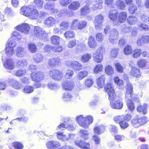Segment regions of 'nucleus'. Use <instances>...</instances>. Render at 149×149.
<instances>
[{
	"label": "nucleus",
	"instance_id": "1",
	"mask_svg": "<svg viewBox=\"0 0 149 149\" xmlns=\"http://www.w3.org/2000/svg\"><path fill=\"white\" fill-rule=\"evenodd\" d=\"M76 120L79 125L85 129L88 128L90 125L93 123V120L92 116L88 115L84 117L82 115L77 117Z\"/></svg>",
	"mask_w": 149,
	"mask_h": 149
},
{
	"label": "nucleus",
	"instance_id": "2",
	"mask_svg": "<svg viewBox=\"0 0 149 149\" xmlns=\"http://www.w3.org/2000/svg\"><path fill=\"white\" fill-rule=\"evenodd\" d=\"M147 122L145 117L136 116L131 121L132 126L138 128L143 125Z\"/></svg>",
	"mask_w": 149,
	"mask_h": 149
},
{
	"label": "nucleus",
	"instance_id": "3",
	"mask_svg": "<svg viewBox=\"0 0 149 149\" xmlns=\"http://www.w3.org/2000/svg\"><path fill=\"white\" fill-rule=\"evenodd\" d=\"M104 89L109 95V100H115L116 95L114 90L113 85L111 83H108L105 86Z\"/></svg>",
	"mask_w": 149,
	"mask_h": 149
},
{
	"label": "nucleus",
	"instance_id": "4",
	"mask_svg": "<svg viewBox=\"0 0 149 149\" xmlns=\"http://www.w3.org/2000/svg\"><path fill=\"white\" fill-rule=\"evenodd\" d=\"M73 121L70 118H67L63 123L61 124L58 126V128L62 130L64 128H66L69 130H73L74 129V127L73 125Z\"/></svg>",
	"mask_w": 149,
	"mask_h": 149
},
{
	"label": "nucleus",
	"instance_id": "5",
	"mask_svg": "<svg viewBox=\"0 0 149 149\" xmlns=\"http://www.w3.org/2000/svg\"><path fill=\"white\" fill-rule=\"evenodd\" d=\"M50 77L54 80L56 81L61 80L63 76V73L58 70H53L49 72Z\"/></svg>",
	"mask_w": 149,
	"mask_h": 149
},
{
	"label": "nucleus",
	"instance_id": "6",
	"mask_svg": "<svg viewBox=\"0 0 149 149\" xmlns=\"http://www.w3.org/2000/svg\"><path fill=\"white\" fill-rule=\"evenodd\" d=\"M2 60L5 68L9 70H13L14 68L15 63L12 59L2 57Z\"/></svg>",
	"mask_w": 149,
	"mask_h": 149
},
{
	"label": "nucleus",
	"instance_id": "7",
	"mask_svg": "<svg viewBox=\"0 0 149 149\" xmlns=\"http://www.w3.org/2000/svg\"><path fill=\"white\" fill-rule=\"evenodd\" d=\"M126 92L125 93V97L128 98L129 97L133 100L135 99V95L133 93V86L130 83L127 84L126 86Z\"/></svg>",
	"mask_w": 149,
	"mask_h": 149
},
{
	"label": "nucleus",
	"instance_id": "8",
	"mask_svg": "<svg viewBox=\"0 0 149 149\" xmlns=\"http://www.w3.org/2000/svg\"><path fill=\"white\" fill-rule=\"evenodd\" d=\"M34 33L35 35L39 38H45L47 36V34L46 32L42 28L38 26H36L35 28Z\"/></svg>",
	"mask_w": 149,
	"mask_h": 149
},
{
	"label": "nucleus",
	"instance_id": "9",
	"mask_svg": "<svg viewBox=\"0 0 149 149\" xmlns=\"http://www.w3.org/2000/svg\"><path fill=\"white\" fill-rule=\"evenodd\" d=\"M104 19L103 16L100 14L98 15L95 17L94 23L97 30H99L101 28L102 23Z\"/></svg>",
	"mask_w": 149,
	"mask_h": 149
},
{
	"label": "nucleus",
	"instance_id": "10",
	"mask_svg": "<svg viewBox=\"0 0 149 149\" xmlns=\"http://www.w3.org/2000/svg\"><path fill=\"white\" fill-rule=\"evenodd\" d=\"M118 32L116 29H114L112 30L109 36V40L110 42L112 43L116 42L118 38Z\"/></svg>",
	"mask_w": 149,
	"mask_h": 149
},
{
	"label": "nucleus",
	"instance_id": "11",
	"mask_svg": "<svg viewBox=\"0 0 149 149\" xmlns=\"http://www.w3.org/2000/svg\"><path fill=\"white\" fill-rule=\"evenodd\" d=\"M31 77L33 81L38 82L44 79V76L43 73L40 72H33L31 74Z\"/></svg>",
	"mask_w": 149,
	"mask_h": 149
},
{
	"label": "nucleus",
	"instance_id": "12",
	"mask_svg": "<svg viewBox=\"0 0 149 149\" xmlns=\"http://www.w3.org/2000/svg\"><path fill=\"white\" fill-rule=\"evenodd\" d=\"M118 12L117 10H113L110 11L109 13V17L111 20L113 22V24L114 26H119L117 19Z\"/></svg>",
	"mask_w": 149,
	"mask_h": 149
},
{
	"label": "nucleus",
	"instance_id": "13",
	"mask_svg": "<svg viewBox=\"0 0 149 149\" xmlns=\"http://www.w3.org/2000/svg\"><path fill=\"white\" fill-rule=\"evenodd\" d=\"M149 42V36L145 35L140 36L137 41L138 45L141 46L144 43H147Z\"/></svg>",
	"mask_w": 149,
	"mask_h": 149
},
{
	"label": "nucleus",
	"instance_id": "14",
	"mask_svg": "<svg viewBox=\"0 0 149 149\" xmlns=\"http://www.w3.org/2000/svg\"><path fill=\"white\" fill-rule=\"evenodd\" d=\"M30 27L27 24H22L21 25H18L17 27V29L24 33H28L30 29Z\"/></svg>",
	"mask_w": 149,
	"mask_h": 149
},
{
	"label": "nucleus",
	"instance_id": "15",
	"mask_svg": "<svg viewBox=\"0 0 149 149\" xmlns=\"http://www.w3.org/2000/svg\"><path fill=\"white\" fill-rule=\"evenodd\" d=\"M113 100H109L110 101V105L111 108L116 109H120L123 107L122 102L120 100H116L113 102Z\"/></svg>",
	"mask_w": 149,
	"mask_h": 149
},
{
	"label": "nucleus",
	"instance_id": "16",
	"mask_svg": "<svg viewBox=\"0 0 149 149\" xmlns=\"http://www.w3.org/2000/svg\"><path fill=\"white\" fill-rule=\"evenodd\" d=\"M62 86L63 88L66 90H70L73 88L74 84L71 81L66 80L63 82Z\"/></svg>",
	"mask_w": 149,
	"mask_h": 149
},
{
	"label": "nucleus",
	"instance_id": "17",
	"mask_svg": "<svg viewBox=\"0 0 149 149\" xmlns=\"http://www.w3.org/2000/svg\"><path fill=\"white\" fill-rule=\"evenodd\" d=\"M16 55L17 57L21 58L24 56L26 54L25 48L22 47H17L15 50Z\"/></svg>",
	"mask_w": 149,
	"mask_h": 149
},
{
	"label": "nucleus",
	"instance_id": "18",
	"mask_svg": "<svg viewBox=\"0 0 149 149\" xmlns=\"http://www.w3.org/2000/svg\"><path fill=\"white\" fill-rule=\"evenodd\" d=\"M56 22V19L52 17L46 18L44 21V24L47 27H49L53 26Z\"/></svg>",
	"mask_w": 149,
	"mask_h": 149
},
{
	"label": "nucleus",
	"instance_id": "19",
	"mask_svg": "<svg viewBox=\"0 0 149 149\" xmlns=\"http://www.w3.org/2000/svg\"><path fill=\"white\" fill-rule=\"evenodd\" d=\"M75 143L76 146L84 149H88L89 148V144L86 143L84 141L81 140H77L75 141Z\"/></svg>",
	"mask_w": 149,
	"mask_h": 149
},
{
	"label": "nucleus",
	"instance_id": "20",
	"mask_svg": "<svg viewBox=\"0 0 149 149\" xmlns=\"http://www.w3.org/2000/svg\"><path fill=\"white\" fill-rule=\"evenodd\" d=\"M67 64L69 66L72 67L74 70H79L82 68L81 65L77 61H69Z\"/></svg>",
	"mask_w": 149,
	"mask_h": 149
},
{
	"label": "nucleus",
	"instance_id": "21",
	"mask_svg": "<svg viewBox=\"0 0 149 149\" xmlns=\"http://www.w3.org/2000/svg\"><path fill=\"white\" fill-rule=\"evenodd\" d=\"M31 10L29 12L28 17L33 19H37L39 16V13L38 10L33 6H31Z\"/></svg>",
	"mask_w": 149,
	"mask_h": 149
},
{
	"label": "nucleus",
	"instance_id": "22",
	"mask_svg": "<svg viewBox=\"0 0 149 149\" xmlns=\"http://www.w3.org/2000/svg\"><path fill=\"white\" fill-rule=\"evenodd\" d=\"M127 14L126 12H122L120 13L118 16L117 21L119 23H123L126 20Z\"/></svg>",
	"mask_w": 149,
	"mask_h": 149
},
{
	"label": "nucleus",
	"instance_id": "23",
	"mask_svg": "<svg viewBox=\"0 0 149 149\" xmlns=\"http://www.w3.org/2000/svg\"><path fill=\"white\" fill-rule=\"evenodd\" d=\"M32 6V5H29L28 6H24L22 7L20 9V13L28 17L31 10V6Z\"/></svg>",
	"mask_w": 149,
	"mask_h": 149
},
{
	"label": "nucleus",
	"instance_id": "24",
	"mask_svg": "<svg viewBox=\"0 0 149 149\" xmlns=\"http://www.w3.org/2000/svg\"><path fill=\"white\" fill-rule=\"evenodd\" d=\"M130 74L134 77L138 78L141 76V73L139 69L136 67L131 68Z\"/></svg>",
	"mask_w": 149,
	"mask_h": 149
},
{
	"label": "nucleus",
	"instance_id": "25",
	"mask_svg": "<svg viewBox=\"0 0 149 149\" xmlns=\"http://www.w3.org/2000/svg\"><path fill=\"white\" fill-rule=\"evenodd\" d=\"M80 6V3L79 1L72 2L68 6V8L71 10H78Z\"/></svg>",
	"mask_w": 149,
	"mask_h": 149
},
{
	"label": "nucleus",
	"instance_id": "26",
	"mask_svg": "<svg viewBox=\"0 0 149 149\" xmlns=\"http://www.w3.org/2000/svg\"><path fill=\"white\" fill-rule=\"evenodd\" d=\"M94 133L95 134H100L104 131L105 126L103 125H96L93 129Z\"/></svg>",
	"mask_w": 149,
	"mask_h": 149
},
{
	"label": "nucleus",
	"instance_id": "27",
	"mask_svg": "<svg viewBox=\"0 0 149 149\" xmlns=\"http://www.w3.org/2000/svg\"><path fill=\"white\" fill-rule=\"evenodd\" d=\"M88 43L89 47L91 48H94L97 45L95 38L92 36H90L88 38Z\"/></svg>",
	"mask_w": 149,
	"mask_h": 149
},
{
	"label": "nucleus",
	"instance_id": "28",
	"mask_svg": "<svg viewBox=\"0 0 149 149\" xmlns=\"http://www.w3.org/2000/svg\"><path fill=\"white\" fill-rule=\"evenodd\" d=\"M93 58L95 62L97 63H100L102 62L103 59V54L95 53L93 54Z\"/></svg>",
	"mask_w": 149,
	"mask_h": 149
},
{
	"label": "nucleus",
	"instance_id": "29",
	"mask_svg": "<svg viewBox=\"0 0 149 149\" xmlns=\"http://www.w3.org/2000/svg\"><path fill=\"white\" fill-rule=\"evenodd\" d=\"M105 79V77L104 75H102L97 79V85L99 88L103 87L104 84Z\"/></svg>",
	"mask_w": 149,
	"mask_h": 149
},
{
	"label": "nucleus",
	"instance_id": "30",
	"mask_svg": "<svg viewBox=\"0 0 149 149\" xmlns=\"http://www.w3.org/2000/svg\"><path fill=\"white\" fill-rule=\"evenodd\" d=\"M91 57V54L86 53L81 56L80 60L83 63H86L90 61Z\"/></svg>",
	"mask_w": 149,
	"mask_h": 149
},
{
	"label": "nucleus",
	"instance_id": "31",
	"mask_svg": "<svg viewBox=\"0 0 149 149\" xmlns=\"http://www.w3.org/2000/svg\"><path fill=\"white\" fill-rule=\"evenodd\" d=\"M88 72L86 70H82L79 72L77 74V78L79 80H81L87 76Z\"/></svg>",
	"mask_w": 149,
	"mask_h": 149
},
{
	"label": "nucleus",
	"instance_id": "32",
	"mask_svg": "<svg viewBox=\"0 0 149 149\" xmlns=\"http://www.w3.org/2000/svg\"><path fill=\"white\" fill-rule=\"evenodd\" d=\"M128 24L130 25H132L136 24L137 22V17L134 16H131L129 17L127 19Z\"/></svg>",
	"mask_w": 149,
	"mask_h": 149
},
{
	"label": "nucleus",
	"instance_id": "33",
	"mask_svg": "<svg viewBox=\"0 0 149 149\" xmlns=\"http://www.w3.org/2000/svg\"><path fill=\"white\" fill-rule=\"evenodd\" d=\"M90 12V10L89 7L87 6L83 7L80 9L81 15L83 16L87 15Z\"/></svg>",
	"mask_w": 149,
	"mask_h": 149
},
{
	"label": "nucleus",
	"instance_id": "34",
	"mask_svg": "<svg viewBox=\"0 0 149 149\" xmlns=\"http://www.w3.org/2000/svg\"><path fill=\"white\" fill-rule=\"evenodd\" d=\"M105 72L107 75H112L114 73V69L111 65H108L106 67L105 69Z\"/></svg>",
	"mask_w": 149,
	"mask_h": 149
},
{
	"label": "nucleus",
	"instance_id": "35",
	"mask_svg": "<svg viewBox=\"0 0 149 149\" xmlns=\"http://www.w3.org/2000/svg\"><path fill=\"white\" fill-rule=\"evenodd\" d=\"M79 135L84 140H87L88 138L89 133L88 131L85 130H80Z\"/></svg>",
	"mask_w": 149,
	"mask_h": 149
},
{
	"label": "nucleus",
	"instance_id": "36",
	"mask_svg": "<svg viewBox=\"0 0 149 149\" xmlns=\"http://www.w3.org/2000/svg\"><path fill=\"white\" fill-rule=\"evenodd\" d=\"M57 137L58 139H61L63 141L69 140V138L61 132L57 133Z\"/></svg>",
	"mask_w": 149,
	"mask_h": 149
},
{
	"label": "nucleus",
	"instance_id": "37",
	"mask_svg": "<svg viewBox=\"0 0 149 149\" xmlns=\"http://www.w3.org/2000/svg\"><path fill=\"white\" fill-rule=\"evenodd\" d=\"M5 49L6 53L8 56H11L15 53L14 48L12 47H6Z\"/></svg>",
	"mask_w": 149,
	"mask_h": 149
},
{
	"label": "nucleus",
	"instance_id": "38",
	"mask_svg": "<svg viewBox=\"0 0 149 149\" xmlns=\"http://www.w3.org/2000/svg\"><path fill=\"white\" fill-rule=\"evenodd\" d=\"M11 85L13 87L17 89H19L22 87V86L20 83L15 80L12 81Z\"/></svg>",
	"mask_w": 149,
	"mask_h": 149
},
{
	"label": "nucleus",
	"instance_id": "39",
	"mask_svg": "<svg viewBox=\"0 0 149 149\" xmlns=\"http://www.w3.org/2000/svg\"><path fill=\"white\" fill-rule=\"evenodd\" d=\"M147 105L146 104H145L142 106H138L137 108V110L138 112H143V114H145L147 112Z\"/></svg>",
	"mask_w": 149,
	"mask_h": 149
},
{
	"label": "nucleus",
	"instance_id": "40",
	"mask_svg": "<svg viewBox=\"0 0 149 149\" xmlns=\"http://www.w3.org/2000/svg\"><path fill=\"white\" fill-rule=\"evenodd\" d=\"M27 64V62L24 59L17 60L16 63V66L19 68L26 66Z\"/></svg>",
	"mask_w": 149,
	"mask_h": 149
},
{
	"label": "nucleus",
	"instance_id": "41",
	"mask_svg": "<svg viewBox=\"0 0 149 149\" xmlns=\"http://www.w3.org/2000/svg\"><path fill=\"white\" fill-rule=\"evenodd\" d=\"M116 5L117 8L120 9L124 10L125 5L123 1L120 0H118L116 2Z\"/></svg>",
	"mask_w": 149,
	"mask_h": 149
},
{
	"label": "nucleus",
	"instance_id": "42",
	"mask_svg": "<svg viewBox=\"0 0 149 149\" xmlns=\"http://www.w3.org/2000/svg\"><path fill=\"white\" fill-rule=\"evenodd\" d=\"M97 2L99 3V4L97 3H93V6L92 8L94 10L97 9H101L102 8V4L103 1L102 0H97Z\"/></svg>",
	"mask_w": 149,
	"mask_h": 149
},
{
	"label": "nucleus",
	"instance_id": "43",
	"mask_svg": "<svg viewBox=\"0 0 149 149\" xmlns=\"http://www.w3.org/2000/svg\"><path fill=\"white\" fill-rule=\"evenodd\" d=\"M33 58L35 62L39 63L42 60L43 56L41 54H38L34 55L33 56Z\"/></svg>",
	"mask_w": 149,
	"mask_h": 149
},
{
	"label": "nucleus",
	"instance_id": "44",
	"mask_svg": "<svg viewBox=\"0 0 149 149\" xmlns=\"http://www.w3.org/2000/svg\"><path fill=\"white\" fill-rule=\"evenodd\" d=\"M118 50L117 48H113L110 53V57L112 58H116L118 54Z\"/></svg>",
	"mask_w": 149,
	"mask_h": 149
},
{
	"label": "nucleus",
	"instance_id": "45",
	"mask_svg": "<svg viewBox=\"0 0 149 149\" xmlns=\"http://www.w3.org/2000/svg\"><path fill=\"white\" fill-rule=\"evenodd\" d=\"M103 68V66L101 64H97L93 69L94 72L95 74H98L101 72Z\"/></svg>",
	"mask_w": 149,
	"mask_h": 149
},
{
	"label": "nucleus",
	"instance_id": "46",
	"mask_svg": "<svg viewBox=\"0 0 149 149\" xmlns=\"http://www.w3.org/2000/svg\"><path fill=\"white\" fill-rule=\"evenodd\" d=\"M26 70L24 69H21L17 70L15 73V75L18 77L24 76L26 74Z\"/></svg>",
	"mask_w": 149,
	"mask_h": 149
},
{
	"label": "nucleus",
	"instance_id": "47",
	"mask_svg": "<svg viewBox=\"0 0 149 149\" xmlns=\"http://www.w3.org/2000/svg\"><path fill=\"white\" fill-rule=\"evenodd\" d=\"M72 98V95L68 92L65 93L63 97V100L65 101H70Z\"/></svg>",
	"mask_w": 149,
	"mask_h": 149
},
{
	"label": "nucleus",
	"instance_id": "48",
	"mask_svg": "<svg viewBox=\"0 0 149 149\" xmlns=\"http://www.w3.org/2000/svg\"><path fill=\"white\" fill-rule=\"evenodd\" d=\"M147 61L143 59H140L138 61L137 64L138 66L140 68L144 67L147 64Z\"/></svg>",
	"mask_w": 149,
	"mask_h": 149
},
{
	"label": "nucleus",
	"instance_id": "49",
	"mask_svg": "<svg viewBox=\"0 0 149 149\" xmlns=\"http://www.w3.org/2000/svg\"><path fill=\"white\" fill-rule=\"evenodd\" d=\"M137 10V6L134 4H131L129 8L128 11L130 14H133L135 13Z\"/></svg>",
	"mask_w": 149,
	"mask_h": 149
},
{
	"label": "nucleus",
	"instance_id": "50",
	"mask_svg": "<svg viewBox=\"0 0 149 149\" xmlns=\"http://www.w3.org/2000/svg\"><path fill=\"white\" fill-rule=\"evenodd\" d=\"M33 87L31 86H26L24 87L23 89L24 92L26 93H31L33 91Z\"/></svg>",
	"mask_w": 149,
	"mask_h": 149
},
{
	"label": "nucleus",
	"instance_id": "51",
	"mask_svg": "<svg viewBox=\"0 0 149 149\" xmlns=\"http://www.w3.org/2000/svg\"><path fill=\"white\" fill-rule=\"evenodd\" d=\"M79 21L77 19H74L72 22L70 26L71 28L72 29L78 30Z\"/></svg>",
	"mask_w": 149,
	"mask_h": 149
},
{
	"label": "nucleus",
	"instance_id": "52",
	"mask_svg": "<svg viewBox=\"0 0 149 149\" xmlns=\"http://www.w3.org/2000/svg\"><path fill=\"white\" fill-rule=\"evenodd\" d=\"M64 36L67 38H72L75 37V33L72 31H68L65 32Z\"/></svg>",
	"mask_w": 149,
	"mask_h": 149
},
{
	"label": "nucleus",
	"instance_id": "53",
	"mask_svg": "<svg viewBox=\"0 0 149 149\" xmlns=\"http://www.w3.org/2000/svg\"><path fill=\"white\" fill-rule=\"evenodd\" d=\"M79 25L78 26V30H81L86 27L87 24V22L85 20L79 21Z\"/></svg>",
	"mask_w": 149,
	"mask_h": 149
},
{
	"label": "nucleus",
	"instance_id": "54",
	"mask_svg": "<svg viewBox=\"0 0 149 149\" xmlns=\"http://www.w3.org/2000/svg\"><path fill=\"white\" fill-rule=\"evenodd\" d=\"M127 104L128 109L131 111L134 110L135 106L133 102L130 99H128L127 102Z\"/></svg>",
	"mask_w": 149,
	"mask_h": 149
},
{
	"label": "nucleus",
	"instance_id": "55",
	"mask_svg": "<svg viewBox=\"0 0 149 149\" xmlns=\"http://www.w3.org/2000/svg\"><path fill=\"white\" fill-rule=\"evenodd\" d=\"M51 40L52 44H58L60 41V38L56 36H53L51 37Z\"/></svg>",
	"mask_w": 149,
	"mask_h": 149
},
{
	"label": "nucleus",
	"instance_id": "56",
	"mask_svg": "<svg viewBox=\"0 0 149 149\" xmlns=\"http://www.w3.org/2000/svg\"><path fill=\"white\" fill-rule=\"evenodd\" d=\"M48 88L51 90H55L59 87L58 85L53 82H49L47 84Z\"/></svg>",
	"mask_w": 149,
	"mask_h": 149
},
{
	"label": "nucleus",
	"instance_id": "57",
	"mask_svg": "<svg viewBox=\"0 0 149 149\" xmlns=\"http://www.w3.org/2000/svg\"><path fill=\"white\" fill-rule=\"evenodd\" d=\"M16 42L13 39L11 38L8 41V45L6 47H12L14 48L16 45Z\"/></svg>",
	"mask_w": 149,
	"mask_h": 149
},
{
	"label": "nucleus",
	"instance_id": "58",
	"mask_svg": "<svg viewBox=\"0 0 149 149\" xmlns=\"http://www.w3.org/2000/svg\"><path fill=\"white\" fill-rule=\"evenodd\" d=\"M93 79L91 78H88L85 80V85L88 87H90L91 86L93 85Z\"/></svg>",
	"mask_w": 149,
	"mask_h": 149
},
{
	"label": "nucleus",
	"instance_id": "59",
	"mask_svg": "<svg viewBox=\"0 0 149 149\" xmlns=\"http://www.w3.org/2000/svg\"><path fill=\"white\" fill-rule=\"evenodd\" d=\"M5 14L9 16H13L14 13L10 8L6 7L4 11Z\"/></svg>",
	"mask_w": 149,
	"mask_h": 149
},
{
	"label": "nucleus",
	"instance_id": "60",
	"mask_svg": "<svg viewBox=\"0 0 149 149\" xmlns=\"http://www.w3.org/2000/svg\"><path fill=\"white\" fill-rule=\"evenodd\" d=\"M114 81L115 84L118 86H122L124 84L123 81L120 79L118 77H115L114 79Z\"/></svg>",
	"mask_w": 149,
	"mask_h": 149
},
{
	"label": "nucleus",
	"instance_id": "61",
	"mask_svg": "<svg viewBox=\"0 0 149 149\" xmlns=\"http://www.w3.org/2000/svg\"><path fill=\"white\" fill-rule=\"evenodd\" d=\"M28 48L30 51L32 53L35 52L36 50V45L32 43H31L29 44Z\"/></svg>",
	"mask_w": 149,
	"mask_h": 149
},
{
	"label": "nucleus",
	"instance_id": "62",
	"mask_svg": "<svg viewBox=\"0 0 149 149\" xmlns=\"http://www.w3.org/2000/svg\"><path fill=\"white\" fill-rule=\"evenodd\" d=\"M124 116H117L114 117L113 118L114 120L116 123H120V122L123 120Z\"/></svg>",
	"mask_w": 149,
	"mask_h": 149
},
{
	"label": "nucleus",
	"instance_id": "63",
	"mask_svg": "<svg viewBox=\"0 0 149 149\" xmlns=\"http://www.w3.org/2000/svg\"><path fill=\"white\" fill-rule=\"evenodd\" d=\"M34 3L37 8H41L43 6L44 1L42 0H35L34 1Z\"/></svg>",
	"mask_w": 149,
	"mask_h": 149
},
{
	"label": "nucleus",
	"instance_id": "64",
	"mask_svg": "<svg viewBox=\"0 0 149 149\" xmlns=\"http://www.w3.org/2000/svg\"><path fill=\"white\" fill-rule=\"evenodd\" d=\"M13 145L16 149H22L24 147L23 145L18 142H14Z\"/></svg>",
	"mask_w": 149,
	"mask_h": 149
}]
</instances>
